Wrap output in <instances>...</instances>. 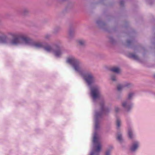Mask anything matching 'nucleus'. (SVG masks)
Returning <instances> with one entry per match:
<instances>
[{"label": "nucleus", "instance_id": "obj_1", "mask_svg": "<svg viewBox=\"0 0 155 155\" xmlns=\"http://www.w3.org/2000/svg\"><path fill=\"white\" fill-rule=\"evenodd\" d=\"M67 62L71 64L75 71L79 74L86 81L90 91V95L94 101L98 98L100 96V86L94 84L95 79L90 72L85 70L83 68L81 63L73 56L68 57Z\"/></svg>", "mask_w": 155, "mask_h": 155}, {"label": "nucleus", "instance_id": "obj_2", "mask_svg": "<svg viewBox=\"0 0 155 155\" xmlns=\"http://www.w3.org/2000/svg\"><path fill=\"white\" fill-rule=\"evenodd\" d=\"M8 35L14 38L10 41L6 37L0 36V45L5 44L18 46L23 45L26 38V35L23 33H16L9 32Z\"/></svg>", "mask_w": 155, "mask_h": 155}, {"label": "nucleus", "instance_id": "obj_3", "mask_svg": "<svg viewBox=\"0 0 155 155\" xmlns=\"http://www.w3.org/2000/svg\"><path fill=\"white\" fill-rule=\"evenodd\" d=\"M101 111H96L95 112L94 116V129L95 131L100 129V121L102 114L103 113L106 114H107L111 111L110 108L105 107L104 105L102 104H101Z\"/></svg>", "mask_w": 155, "mask_h": 155}, {"label": "nucleus", "instance_id": "obj_4", "mask_svg": "<svg viewBox=\"0 0 155 155\" xmlns=\"http://www.w3.org/2000/svg\"><path fill=\"white\" fill-rule=\"evenodd\" d=\"M100 138L99 134L95 132L93 135L92 150L89 155H99V153L101 151V147Z\"/></svg>", "mask_w": 155, "mask_h": 155}, {"label": "nucleus", "instance_id": "obj_5", "mask_svg": "<svg viewBox=\"0 0 155 155\" xmlns=\"http://www.w3.org/2000/svg\"><path fill=\"white\" fill-rule=\"evenodd\" d=\"M45 43L35 41L27 36L23 45H27L38 49H43Z\"/></svg>", "mask_w": 155, "mask_h": 155}, {"label": "nucleus", "instance_id": "obj_6", "mask_svg": "<svg viewBox=\"0 0 155 155\" xmlns=\"http://www.w3.org/2000/svg\"><path fill=\"white\" fill-rule=\"evenodd\" d=\"M52 54L57 57L61 56L64 54L65 51L64 49L61 48V46L58 44H56L54 45V49Z\"/></svg>", "mask_w": 155, "mask_h": 155}, {"label": "nucleus", "instance_id": "obj_7", "mask_svg": "<svg viewBox=\"0 0 155 155\" xmlns=\"http://www.w3.org/2000/svg\"><path fill=\"white\" fill-rule=\"evenodd\" d=\"M122 107L126 111H130L132 109L133 104L130 101L127 100L123 101L121 104Z\"/></svg>", "mask_w": 155, "mask_h": 155}, {"label": "nucleus", "instance_id": "obj_8", "mask_svg": "<svg viewBox=\"0 0 155 155\" xmlns=\"http://www.w3.org/2000/svg\"><path fill=\"white\" fill-rule=\"evenodd\" d=\"M140 142L138 140H134L131 143L129 148L130 151L132 152H136L139 148Z\"/></svg>", "mask_w": 155, "mask_h": 155}, {"label": "nucleus", "instance_id": "obj_9", "mask_svg": "<svg viewBox=\"0 0 155 155\" xmlns=\"http://www.w3.org/2000/svg\"><path fill=\"white\" fill-rule=\"evenodd\" d=\"M54 49V45L53 47H52L51 45L45 43L43 50L46 52L52 54Z\"/></svg>", "mask_w": 155, "mask_h": 155}, {"label": "nucleus", "instance_id": "obj_10", "mask_svg": "<svg viewBox=\"0 0 155 155\" xmlns=\"http://www.w3.org/2000/svg\"><path fill=\"white\" fill-rule=\"evenodd\" d=\"M127 134L128 137L130 139H133L134 138L135 136V135L134 133V131L131 128H129L127 130Z\"/></svg>", "mask_w": 155, "mask_h": 155}, {"label": "nucleus", "instance_id": "obj_11", "mask_svg": "<svg viewBox=\"0 0 155 155\" xmlns=\"http://www.w3.org/2000/svg\"><path fill=\"white\" fill-rule=\"evenodd\" d=\"M75 34L74 31V30L70 29L68 32V38L69 40H71L74 36Z\"/></svg>", "mask_w": 155, "mask_h": 155}, {"label": "nucleus", "instance_id": "obj_12", "mask_svg": "<svg viewBox=\"0 0 155 155\" xmlns=\"http://www.w3.org/2000/svg\"><path fill=\"white\" fill-rule=\"evenodd\" d=\"M122 122L121 120L118 118H117L115 124L116 129L117 130H119L121 126Z\"/></svg>", "mask_w": 155, "mask_h": 155}, {"label": "nucleus", "instance_id": "obj_13", "mask_svg": "<svg viewBox=\"0 0 155 155\" xmlns=\"http://www.w3.org/2000/svg\"><path fill=\"white\" fill-rule=\"evenodd\" d=\"M135 95V93L134 92H129L127 95V100L130 101L132 100Z\"/></svg>", "mask_w": 155, "mask_h": 155}, {"label": "nucleus", "instance_id": "obj_14", "mask_svg": "<svg viewBox=\"0 0 155 155\" xmlns=\"http://www.w3.org/2000/svg\"><path fill=\"white\" fill-rule=\"evenodd\" d=\"M117 139L120 143H122L124 139L122 137V134L120 132H118L117 134Z\"/></svg>", "mask_w": 155, "mask_h": 155}, {"label": "nucleus", "instance_id": "obj_15", "mask_svg": "<svg viewBox=\"0 0 155 155\" xmlns=\"http://www.w3.org/2000/svg\"><path fill=\"white\" fill-rule=\"evenodd\" d=\"M77 44L81 46H84L86 45V41L82 39H79L76 41Z\"/></svg>", "mask_w": 155, "mask_h": 155}, {"label": "nucleus", "instance_id": "obj_16", "mask_svg": "<svg viewBox=\"0 0 155 155\" xmlns=\"http://www.w3.org/2000/svg\"><path fill=\"white\" fill-rule=\"evenodd\" d=\"M111 70L116 73H119L120 71V68L118 67H113L111 68Z\"/></svg>", "mask_w": 155, "mask_h": 155}, {"label": "nucleus", "instance_id": "obj_17", "mask_svg": "<svg viewBox=\"0 0 155 155\" xmlns=\"http://www.w3.org/2000/svg\"><path fill=\"white\" fill-rule=\"evenodd\" d=\"M130 57L133 58L136 60H137L138 59V56L134 54L130 53L129 55Z\"/></svg>", "mask_w": 155, "mask_h": 155}, {"label": "nucleus", "instance_id": "obj_18", "mask_svg": "<svg viewBox=\"0 0 155 155\" xmlns=\"http://www.w3.org/2000/svg\"><path fill=\"white\" fill-rule=\"evenodd\" d=\"M29 11L26 8L24 9L22 11V15H26L29 13Z\"/></svg>", "mask_w": 155, "mask_h": 155}, {"label": "nucleus", "instance_id": "obj_19", "mask_svg": "<svg viewBox=\"0 0 155 155\" xmlns=\"http://www.w3.org/2000/svg\"><path fill=\"white\" fill-rule=\"evenodd\" d=\"M114 110L115 113H118L120 111L121 109L119 107L117 106H115L114 107Z\"/></svg>", "mask_w": 155, "mask_h": 155}, {"label": "nucleus", "instance_id": "obj_20", "mask_svg": "<svg viewBox=\"0 0 155 155\" xmlns=\"http://www.w3.org/2000/svg\"><path fill=\"white\" fill-rule=\"evenodd\" d=\"M124 87L129 88L132 85L129 82H125L123 84Z\"/></svg>", "mask_w": 155, "mask_h": 155}, {"label": "nucleus", "instance_id": "obj_21", "mask_svg": "<svg viewBox=\"0 0 155 155\" xmlns=\"http://www.w3.org/2000/svg\"><path fill=\"white\" fill-rule=\"evenodd\" d=\"M124 85L123 84H119L118 85L117 87V89L118 91H121L124 88Z\"/></svg>", "mask_w": 155, "mask_h": 155}, {"label": "nucleus", "instance_id": "obj_22", "mask_svg": "<svg viewBox=\"0 0 155 155\" xmlns=\"http://www.w3.org/2000/svg\"><path fill=\"white\" fill-rule=\"evenodd\" d=\"M113 149V147L112 145H110L108 146L106 150L110 152H111L112 150Z\"/></svg>", "mask_w": 155, "mask_h": 155}, {"label": "nucleus", "instance_id": "obj_23", "mask_svg": "<svg viewBox=\"0 0 155 155\" xmlns=\"http://www.w3.org/2000/svg\"><path fill=\"white\" fill-rule=\"evenodd\" d=\"M110 79L113 81H115L117 80L116 76L114 74H112L111 75Z\"/></svg>", "mask_w": 155, "mask_h": 155}, {"label": "nucleus", "instance_id": "obj_24", "mask_svg": "<svg viewBox=\"0 0 155 155\" xmlns=\"http://www.w3.org/2000/svg\"><path fill=\"white\" fill-rule=\"evenodd\" d=\"M51 37V35L49 34H46L45 35V39L49 38Z\"/></svg>", "mask_w": 155, "mask_h": 155}, {"label": "nucleus", "instance_id": "obj_25", "mask_svg": "<svg viewBox=\"0 0 155 155\" xmlns=\"http://www.w3.org/2000/svg\"><path fill=\"white\" fill-rule=\"evenodd\" d=\"M111 152H110L106 150L105 152V155H111Z\"/></svg>", "mask_w": 155, "mask_h": 155}, {"label": "nucleus", "instance_id": "obj_26", "mask_svg": "<svg viewBox=\"0 0 155 155\" xmlns=\"http://www.w3.org/2000/svg\"><path fill=\"white\" fill-rule=\"evenodd\" d=\"M59 29L58 28H55L54 29L53 31V33H56L58 31Z\"/></svg>", "mask_w": 155, "mask_h": 155}, {"label": "nucleus", "instance_id": "obj_27", "mask_svg": "<svg viewBox=\"0 0 155 155\" xmlns=\"http://www.w3.org/2000/svg\"><path fill=\"white\" fill-rule=\"evenodd\" d=\"M102 22L100 21H97V24L98 25H100V24H101Z\"/></svg>", "mask_w": 155, "mask_h": 155}]
</instances>
